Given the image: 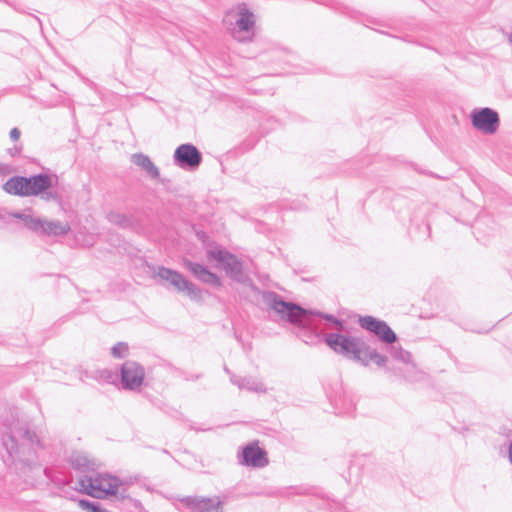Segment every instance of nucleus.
Listing matches in <instances>:
<instances>
[{
    "mask_svg": "<svg viewBox=\"0 0 512 512\" xmlns=\"http://www.w3.org/2000/svg\"><path fill=\"white\" fill-rule=\"evenodd\" d=\"M2 444L7 452L4 462L26 484L33 486L42 478H49L39 460L44 445L26 423L16 421L9 425L2 434Z\"/></svg>",
    "mask_w": 512,
    "mask_h": 512,
    "instance_id": "nucleus-2",
    "label": "nucleus"
},
{
    "mask_svg": "<svg viewBox=\"0 0 512 512\" xmlns=\"http://www.w3.org/2000/svg\"><path fill=\"white\" fill-rule=\"evenodd\" d=\"M240 389H246L248 391L262 393L266 391L264 384L251 378V377H243L241 381Z\"/></svg>",
    "mask_w": 512,
    "mask_h": 512,
    "instance_id": "nucleus-20",
    "label": "nucleus"
},
{
    "mask_svg": "<svg viewBox=\"0 0 512 512\" xmlns=\"http://www.w3.org/2000/svg\"><path fill=\"white\" fill-rule=\"evenodd\" d=\"M191 512H221L219 497L187 496L180 500Z\"/></svg>",
    "mask_w": 512,
    "mask_h": 512,
    "instance_id": "nucleus-14",
    "label": "nucleus"
},
{
    "mask_svg": "<svg viewBox=\"0 0 512 512\" xmlns=\"http://www.w3.org/2000/svg\"><path fill=\"white\" fill-rule=\"evenodd\" d=\"M370 464H372V461L369 455H354V465H357L360 469H364L366 466H369Z\"/></svg>",
    "mask_w": 512,
    "mask_h": 512,
    "instance_id": "nucleus-24",
    "label": "nucleus"
},
{
    "mask_svg": "<svg viewBox=\"0 0 512 512\" xmlns=\"http://www.w3.org/2000/svg\"><path fill=\"white\" fill-rule=\"evenodd\" d=\"M254 15L252 12L247 9H241L239 12V18L236 20V27L233 29L232 35L233 37L240 41L244 42L250 39L249 36H244L243 34H249L254 27Z\"/></svg>",
    "mask_w": 512,
    "mask_h": 512,
    "instance_id": "nucleus-16",
    "label": "nucleus"
},
{
    "mask_svg": "<svg viewBox=\"0 0 512 512\" xmlns=\"http://www.w3.org/2000/svg\"><path fill=\"white\" fill-rule=\"evenodd\" d=\"M202 160V153L191 143L179 145L173 155L174 164L188 171L196 170L201 165Z\"/></svg>",
    "mask_w": 512,
    "mask_h": 512,
    "instance_id": "nucleus-12",
    "label": "nucleus"
},
{
    "mask_svg": "<svg viewBox=\"0 0 512 512\" xmlns=\"http://www.w3.org/2000/svg\"><path fill=\"white\" fill-rule=\"evenodd\" d=\"M2 189L10 195L39 196L45 202L56 204L63 202L64 188L59 185V177L54 173H39L29 177L13 176L2 185Z\"/></svg>",
    "mask_w": 512,
    "mask_h": 512,
    "instance_id": "nucleus-4",
    "label": "nucleus"
},
{
    "mask_svg": "<svg viewBox=\"0 0 512 512\" xmlns=\"http://www.w3.org/2000/svg\"><path fill=\"white\" fill-rule=\"evenodd\" d=\"M208 259L216 260L224 266L226 274L234 281L242 284H249L251 289L260 293L259 289L252 283L251 279L243 271L242 262L228 250L219 246L207 250ZM263 292H261L262 294Z\"/></svg>",
    "mask_w": 512,
    "mask_h": 512,
    "instance_id": "nucleus-5",
    "label": "nucleus"
},
{
    "mask_svg": "<svg viewBox=\"0 0 512 512\" xmlns=\"http://www.w3.org/2000/svg\"><path fill=\"white\" fill-rule=\"evenodd\" d=\"M16 153H19V149L15 147L13 150H11V154L15 155Z\"/></svg>",
    "mask_w": 512,
    "mask_h": 512,
    "instance_id": "nucleus-29",
    "label": "nucleus"
},
{
    "mask_svg": "<svg viewBox=\"0 0 512 512\" xmlns=\"http://www.w3.org/2000/svg\"><path fill=\"white\" fill-rule=\"evenodd\" d=\"M316 1L319 2V3H323L325 5H328L324 0H316Z\"/></svg>",
    "mask_w": 512,
    "mask_h": 512,
    "instance_id": "nucleus-31",
    "label": "nucleus"
},
{
    "mask_svg": "<svg viewBox=\"0 0 512 512\" xmlns=\"http://www.w3.org/2000/svg\"><path fill=\"white\" fill-rule=\"evenodd\" d=\"M264 304L282 319L294 325V333L304 343L315 345L324 342L336 353L348 356L352 354V339L339 333L322 336L324 328L341 331L343 323L331 314L306 310L293 302H286L274 291H263Z\"/></svg>",
    "mask_w": 512,
    "mask_h": 512,
    "instance_id": "nucleus-1",
    "label": "nucleus"
},
{
    "mask_svg": "<svg viewBox=\"0 0 512 512\" xmlns=\"http://www.w3.org/2000/svg\"><path fill=\"white\" fill-rule=\"evenodd\" d=\"M129 347L125 342H118L111 348V354L115 358H124L128 353Z\"/></svg>",
    "mask_w": 512,
    "mask_h": 512,
    "instance_id": "nucleus-22",
    "label": "nucleus"
},
{
    "mask_svg": "<svg viewBox=\"0 0 512 512\" xmlns=\"http://www.w3.org/2000/svg\"><path fill=\"white\" fill-rule=\"evenodd\" d=\"M242 380H243V377H239V376H236V375H234V374H231V375H230V381H231L234 385L238 386L239 388H240V386H241V381H242Z\"/></svg>",
    "mask_w": 512,
    "mask_h": 512,
    "instance_id": "nucleus-26",
    "label": "nucleus"
},
{
    "mask_svg": "<svg viewBox=\"0 0 512 512\" xmlns=\"http://www.w3.org/2000/svg\"><path fill=\"white\" fill-rule=\"evenodd\" d=\"M4 220H5L4 216L2 214H0V221H4Z\"/></svg>",
    "mask_w": 512,
    "mask_h": 512,
    "instance_id": "nucleus-32",
    "label": "nucleus"
},
{
    "mask_svg": "<svg viewBox=\"0 0 512 512\" xmlns=\"http://www.w3.org/2000/svg\"><path fill=\"white\" fill-rule=\"evenodd\" d=\"M508 459L510 464L512 465V441L510 442L508 446Z\"/></svg>",
    "mask_w": 512,
    "mask_h": 512,
    "instance_id": "nucleus-28",
    "label": "nucleus"
},
{
    "mask_svg": "<svg viewBox=\"0 0 512 512\" xmlns=\"http://www.w3.org/2000/svg\"><path fill=\"white\" fill-rule=\"evenodd\" d=\"M358 323L385 345L388 362L384 370L390 377L412 383L424 378V373L414 363L412 354L397 342L396 333L384 320L370 315H359Z\"/></svg>",
    "mask_w": 512,
    "mask_h": 512,
    "instance_id": "nucleus-3",
    "label": "nucleus"
},
{
    "mask_svg": "<svg viewBox=\"0 0 512 512\" xmlns=\"http://www.w3.org/2000/svg\"><path fill=\"white\" fill-rule=\"evenodd\" d=\"M155 276L158 277L161 282L169 284L178 293L185 294L193 301H200L202 299V290L176 270L159 266Z\"/></svg>",
    "mask_w": 512,
    "mask_h": 512,
    "instance_id": "nucleus-8",
    "label": "nucleus"
},
{
    "mask_svg": "<svg viewBox=\"0 0 512 512\" xmlns=\"http://www.w3.org/2000/svg\"><path fill=\"white\" fill-rule=\"evenodd\" d=\"M145 370L142 365L133 360L125 361L120 368V381L124 390L136 391L142 386Z\"/></svg>",
    "mask_w": 512,
    "mask_h": 512,
    "instance_id": "nucleus-11",
    "label": "nucleus"
},
{
    "mask_svg": "<svg viewBox=\"0 0 512 512\" xmlns=\"http://www.w3.org/2000/svg\"><path fill=\"white\" fill-rule=\"evenodd\" d=\"M132 162L142 168L149 177L157 179L160 176L158 167L151 161V159L143 153H135L131 156Z\"/></svg>",
    "mask_w": 512,
    "mask_h": 512,
    "instance_id": "nucleus-18",
    "label": "nucleus"
},
{
    "mask_svg": "<svg viewBox=\"0 0 512 512\" xmlns=\"http://www.w3.org/2000/svg\"><path fill=\"white\" fill-rule=\"evenodd\" d=\"M183 266L192 273V275L199 280L200 282L213 286V287H221L222 282L221 279L212 271H210L207 267L202 264L193 262L189 259L183 260Z\"/></svg>",
    "mask_w": 512,
    "mask_h": 512,
    "instance_id": "nucleus-15",
    "label": "nucleus"
},
{
    "mask_svg": "<svg viewBox=\"0 0 512 512\" xmlns=\"http://www.w3.org/2000/svg\"><path fill=\"white\" fill-rule=\"evenodd\" d=\"M11 216L20 219L27 229L38 234L58 237L64 236L70 231L68 223L59 220L49 221L34 217L32 214L26 212H16L11 214Z\"/></svg>",
    "mask_w": 512,
    "mask_h": 512,
    "instance_id": "nucleus-6",
    "label": "nucleus"
},
{
    "mask_svg": "<svg viewBox=\"0 0 512 512\" xmlns=\"http://www.w3.org/2000/svg\"><path fill=\"white\" fill-rule=\"evenodd\" d=\"M98 374L100 379L105 380L108 383H114L119 377L117 372L109 369L100 370L98 371Z\"/></svg>",
    "mask_w": 512,
    "mask_h": 512,
    "instance_id": "nucleus-23",
    "label": "nucleus"
},
{
    "mask_svg": "<svg viewBox=\"0 0 512 512\" xmlns=\"http://www.w3.org/2000/svg\"><path fill=\"white\" fill-rule=\"evenodd\" d=\"M423 229H424V233L426 234L427 238H429L430 237V232H431V228H430L429 223H424L423 224Z\"/></svg>",
    "mask_w": 512,
    "mask_h": 512,
    "instance_id": "nucleus-27",
    "label": "nucleus"
},
{
    "mask_svg": "<svg viewBox=\"0 0 512 512\" xmlns=\"http://www.w3.org/2000/svg\"><path fill=\"white\" fill-rule=\"evenodd\" d=\"M71 465L80 471L86 472L94 469V463H92L85 455L73 454L70 457Z\"/></svg>",
    "mask_w": 512,
    "mask_h": 512,
    "instance_id": "nucleus-19",
    "label": "nucleus"
},
{
    "mask_svg": "<svg viewBox=\"0 0 512 512\" xmlns=\"http://www.w3.org/2000/svg\"><path fill=\"white\" fill-rule=\"evenodd\" d=\"M107 219L111 224L119 226L122 229L134 230L138 226V222L133 215L124 214L117 211H110Z\"/></svg>",
    "mask_w": 512,
    "mask_h": 512,
    "instance_id": "nucleus-17",
    "label": "nucleus"
},
{
    "mask_svg": "<svg viewBox=\"0 0 512 512\" xmlns=\"http://www.w3.org/2000/svg\"><path fill=\"white\" fill-rule=\"evenodd\" d=\"M354 360L364 366L375 365L377 368H385L388 356L354 335Z\"/></svg>",
    "mask_w": 512,
    "mask_h": 512,
    "instance_id": "nucleus-9",
    "label": "nucleus"
},
{
    "mask_svg": "<svg viewBox=\"0 0 512 512\" xmlns=\"http://www.w3.org/2000/svg\"><path fill=\"white\" fill-rule=\"evenodd\" d=\"M224 370H225V372H226L227 374H229V375H231V374H232V373L230 372V370H229L226 366H224Z\"/></svg>",
    "mask_w": 512,
    "mask_h": 512,
    "instance_id": "nucleus-30",
    "label": "nucleus"
},
{
    "mask_svg": "<svg viewBox=\"0 0 512 512\" xmlns=\"http://www.w3.org/2000/svg\"><path fill=\"white\" fill-rule=\"evenodd\" d=\"M9 135L13 141H17L20 138L21 132L18 128H13V129H11Z\"/></svg>",
    "mask_w": 512,
    "mask_h": 512,
    "instance_id": "nucleus-25",
    "label": "nucleus"
},
{
    "mask_svg": "<svg viewBox=\"0 0 512 512\" xmlns=\"http://www.w3.org/2000/svg\"><path fill=\"white\" fill-rule=\"evenodd\" d=\"M81 491L96 497L115 496L120 484L117 477L108 474H97L95 477L84 476L78 481Z\"/></svg>",
    "mask_w": 512,
    "mask_h": 512,
    "instance_id": "nucleus-7",
    "label": "nucleus"
},
{
    "mask_svg": "<svg viewBox=\"0 0 512 512\" xmlns=\"http://www.w3.org/2000/svg\"><path fill=\"white\" fill-rule=\"evenodd\" d=\"M238 462L242 466L264 468L269 464L267 452L259 447L258 442H251L238 453Z\"/></svg>",
    "mask_w": 512,
    "mask_h": 512,
    "instance_id": "nucleus-13",
    "label": "nucleus"
},
{
    "mask_svg": "<svg viewBox=\"0 0 512 512\" xmlns=\"http://www.w3.org/2000/svg\"><path fill=\"white\" fill-rule=\"evenodd\" d=\"M470 118L473 127L486 135L494 134L500 125L498 112L489 107L474 109Z\"/></svg>",
    "mask_w": 512,
    "mask_h": 512,
    "instance_id": "nucleus-10",
    "label": "nucleus"
},
{
    "mask_svg": "<svg viewBox=\"0 0 512 512\" xmlns=\"http://www.w3.org/2000/svg\"><path fill=\"white\" fill-rule=\"evenodd\" d=\"M79 506L88 512H109L104 509L99 502H93L86 499L79 500Z\"/></svg>",
    "mask_w": 512,
    "mask_h": 512,
    "instance_id": "nucleus-21",
    "label": "nucleus"
}]
</instances>
